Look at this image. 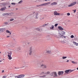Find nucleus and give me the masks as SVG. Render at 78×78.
Instances as JSON below:
<instances>
[{
	"instance_id": "nucleus-58",
	"label": "nucleus",
	"mask_w": 78,
	"mask_h": 78,
	"mask_svg": "<svg viewBox=\"0 0 78 78\" xmlns=\"http://www.w3.org/2000/svg\"><path fill=\"white\" fill-rule=\"evenodd\" d=\"M17 69H19V68H17Z\"/></svg>"
},
{
	"instance_id": "nucleus-1",
	"label": "nucleus",
	"mask_w": 78,
	"mask_h": 78,
	"mask_svg": "<svg viewBox=\"0 0 78 78\" xmlns=\"http://www.w3.org/2000/svg\"><path fill=\"white\" fill-rule=\"evenodd\" d=\"M25 75L23 74L20 75L18 76H14L12 74H11L9 75V78H23Z\"/></svg>"
},
{
	"instance_id": "nucleus-53",
	"label": "nucleus",
	"mask_w": 78,
	"mask_h": 78,
	"mask_svg": "<svg viewBox=\"0 0 78 78\" xmlns=\"http://www.w3.org/2000/svg\"><path fill=\"white\" fill-rule=\"evenodd\" d=\"M76 69L77 70H78V67Z\"/></svg>"
},
{
	"instance_id": "nucleus-46",
	"label": "nucleus",
	"mask_w": 78,
	"mask_h": 78,
	"mask_svg": "<svg viewBox=\"0 0 78 78\" xmlns=\"http://www.w3.org/2000/svg\"><path fill=\"white\" fill-rule=\"evenodd\" d=\"M30 44V42H27V44Z\"/></svg>"
},
{
	"instance_id": "nucleus-20",
	"label": "nucleus",
	"mask_w": 78,
	"mask_h": 78,
	"mask_svg": "<svg viewBox=\"0 0 78 78\" xmlns=\"http://www.w3.org/2000/svg\"><path fill=\"white\" fill-rule=\"evenodd\" d=\"M72 62L73 64H78V62H74L73 61H72Z\"/></svg>"
},
{
	"instance_id": "nucleus-35",
	"label": "nucleus",
	"mask_w": 78,
	"mask_h": 78,
	"mask_svg": "<svg viewBox=\"0 0 78 78\" xmlns=\"http://www.w3.org/2000/svg\"><path fill=\"white\" fill-rule=\"evenodd\" d=\"M74 37V36H73V35H72L71 36V38H73Z\"/></svg>"
},
{
	"instance_id": "nucleus-7",
	"label": "nucleus",
	"mask_w": 78,
	"mask_h": 78,
	"mask_svg": "<svg viewBox=\"0 0 78 78\" xmlns=\"http://www.w3.org/2000/svg\"><path fill=\"white\" fill-rule=\"evenodd\" d=\"M76 3V2H74L68 5L69 7H70L71 6H73L74 5H75Z\"/></svg>"
},
{
	"instance_id": "nucleus-49",
	"label": "nucleus",
	"mask_w": 78,
	"mask_h": 78,
	"mask_svg": "<svg viewBox=\"0 0 78 78\" xmlns=\"http://www.w3.org/2000/svg\"><path fill=\"white\" fill-rule=\"evenodd\" d=\"M9 8H11V6H9Z\"/></svg>"
},
{
	"instance_id": "nucleus-51",
	"label": "nucleus",
	"mask_w": 78,
	"mask_h": 78,
	"mask_svg": "<svg viewBox=\"0 0 78 78\" xmlns=\"http://www.w3.org/2000/svg\"><path fill=\"white\" fill-rule=\"evenodd\" d=\"M23 67H24V66H23L22 67H21L20 68H23Z\"/></svg>"
},
{
	"instance_id": "nucleus-13",
	"label": "nucleus",
	"mask_w": 78,
	"mask_h": 78,
	"mask_svg": "<svg viewBox=\"0 0 78 78\" xmlns=\"http://www.w3.org/2000/svg\"><path fill=\"white\" fill-rule=\"evenodd\" d=\"M54 36L55 37H56V38H57L58 39H59L60 38L59 36L60 37L61 36L58 35H54Z\"/></svg>"
},
{
	"instance_id": "nucleus-36",
	"label": "nucleus",
	"mask_w": 78,
	"mask_h": 78,
	"mask_svg": "<svg viewBox=\"0 0 78 78\" xmlns=\"http://www.w3.org/2000/svg\"><path fill=\"white\" fill-rule=\"evenodd\" d=\"M76 9L73 10V11H74L73 12L74 13H75V12H76Z\"/></svg>"
},
{
	"instance_id": "nucleus-12",
	"label": "nucleus",
	"mask_w": 78,
	"mask_h": 78,
	"mask_svg": "<svg viewBox=\"0 0 78 78\" xmlns=\"http://www.w3.org/2000/svg\"><path fill=\"white\" fill-rule=\"evenodd\" d=\"M1 29V31H2V32H4L5 30H6V28H0Z\"/></svg>"
},
{
	"instance_id": "nucleus-5",
	"label": "nucleus",
	"mask_w": 78,
	"mask_h": 78,
	"mask_svg": "<svg viewBox=\"0 0 78 78\" xmlns=\"http://www.w3.org/2000/svg\"><path fill=\"white\" fill-rule=\"evenodd\" d=\"M50 4V2H48L40 5H38L37 6V7H39V6H46V5H49Z\"/></svg>"
},
{
	"instance_id": "nucleus-16",
	"label": "nucleus",
	"mask_w": 78,
	"mask_h": 78,
	"mask_svg": "<svg viewBox=\"0 0 78 78\" xmlns=\"http://www.w3.org/2000/svg\"><path fill=\"white\" fill-rule=\"evenodd\" d=\"M58 29L59 30H63V28L62 27H61V26H59L58 27Z\"/></svg>"
},
{
	"instance_id": "nucleus-15",
	"label": "nucleus",
	"mask_w": 78,
	"mask_h": 78,
	"mask_svg": "<svg viewBox=\"0 0 78 78\" xmlns=\"http://www.w3.org/2000/svg\"><path fill=\"white\" fill-rule=\"evenodd\" d=\"M22 44H23V47H25V45H26V43H25V41H23L22 42Z\"/></svg>"
},
{
	"instance_id": "nucleus-14",
	"label": "nucleus",
	"mask_w": 78,
	"mask_h": 78,
	"mask_svg": "<svg viewBox=\"0 0 78 78\" xmlns=\"http://www.w3.org/2000/svg\"><path fill=\"white\" fill-rule=\"evenodd\" d=\"M38 13L36 12V15H35V18L36 19H38Z\"/></svg>"
},
{
	"instance_id": "nucleus-55",
	"label": "nucleus",
	"mask_w": 78,
	"mask_h": 78,
	"mask_svg": "<svg viewBox=\"0 0 78 78\" xmlns=\"http://www.w3.org/2000/svg\"><path fill=\"white\" fill-rule=\"evenodd\" d=\"M2 62V61H1V60L0 61V62Z\"/></svg>"
},
{
	"instance_id": "nucleus-19",
	"label": "nucleus",
	"mask_w": 78,
	"mask_h": 78,
	"mask_svg": "<svg viewBox=\"0 0 78 78\" xmlns=\"http://www.w3.org/2000/svg\"><path fill=\"white\" fill-rule=\"evenodd\" d=\"M46 53H48V54H50V53H51V51L50 50H48L47 51Z\"/></svg>"
},
{
	"instance_id": "nucleus-8",
	"label": "nucleus",
	"mask_w": 78,
	"mask_h": 78,
	"mask_svg": "<svg viewBox=\"0 0 78 78\" xmlns=\"http://www.w3.org/2000/svg\"><path fill=\"white\" fill-rule=\"evenodd\" d=\"M59 34H60V35H61V36H63V35H64V34H66V33L65 32L61 31H60V33Z\"/></svg>"
},
{
	"instance_id": "nucleus-18",
	"label": "nucleus",
	"mask_w": 78,
	"mask_h": 78,
	"mask_svg": "<svg viewBox=\"0 0 78 78\" xmlns=\"http://www.w3.org/2000/svg\"><path fill=\"white\" fill-rule=\"evenodd\" d=\"M40 78H44L46 77V75H44L42 76H40Z\"/></svg>"
},
{
	"instance_id": "nucleus-32",
	"label": "nucleus",
	"mask_w": 78,
	"mask_h": 78,
	"mask_svg": "<svg viewBox=\"0 0 78 78\" xmlns=\"http://www.w3.org/2000/svg\"><path fill=\"white\" fill-rule=\"evenodd\" d=\"M69 72H70V73L72 72H73V70H70V69H69Z\"/></svg>"
},
{
	"instance_id": "nucleus-34",
	"label": "nucleus",
	"mask_w": 78,
	"mask_h": 78,
	"mask_svg": "<svg viewBox=\"0 0 78 78\" xmlns=\"http://www.w3.org/2000/svg\"><path fill=\"white\" fill-rule=\"evenodd\" d=\"M50 73V72L49 71H48L46 73L47 74H49Z\"/></svg>"
},
{
	"instance_id": "nucleus-52",
	"label": "nucleus",
	"mask_w": 78,
	"mask_h": 78,
	"mask_svg": "<svg viewBox=\"0 0 78 78\" xmlns=\"http://www.w3.org/2000/svg\"><path fill=\"white\" fill-rule=\"evenodd\" d=\"M1 32V29H0V32Z\"/></svg>"
},
{
	"instance_id": "nucleus-44",
	"label": "nucleus",
	"mask_w": 78,
	"mask_h": 78,
	"mask_svg": "<svg viewBox=\"0 0 78 78\" xmlns=\"http://www.w3.org/2000/svg\"><path fill=\"white\" fill-rule=\"evenodd\" d=\"M12 5H15V3H11Z\"/></svg>"
},
{
	"instance_id": "nucleus-4",
	"label": "nucleus",
	"mask_w": 78,
	"mask_h": 78,
	"mask_svg": "<svg viewBox=\"0 0 78 78\" xmlns=\"http://www.w3.org/2000/svg\"><path fill=\"white\" fill-rule=\"evenodd\" d=\"M29 55H31V54H32V53H36V50H34V49L33 48H30V50L29 51Z\"/></svg>"
},
{
	"instance_id": "nucleus-9",
	"label": "nucleus",
	"mask_w": 78,
	"mask_h": 78,
	"mask_svg": "<svg viewBox=\"0 0 78 78\" xmlns=\"http://www.w3.org/2000/svg\"><path fill=\"white\" fill-rule=\"evenodd\" d=\"M54 16H59L60 13L57 12V11H55L54 13Z\"/></svg>"
},
{
	"instance_id": "nucleus-3",
	"label": "nucleus",
	"mask_w": 78,
	"mask_h": 78,
	"mask_svg": "<svg viewBox=\"0 0 78 78\" xmlns=\"http://www.w3.org/2000/svg\"><path fill=\"white\" fill-rule=\"evenodd\" d=\"M12 51H9L8 52V58L9 59V60L12 59V57H11V55H12Z\"/></svg>"
},
{
	"instance_id": "nucleus-24",
	"label": "nucleus",
	"mask_w": 78,
	"mask_h": 78,
	"mask_svg": "<svg viewBox=\"0 0 78 78\" xmlns=\"http://www.w3.org/2000/svg\"><path fill=\"white\" fill-rule=\"evenodd\" d=\"M38 31H40L41 30H42V28H41L40 29L39 28H37L36 29Z\"/></svg>"
},
{
	"instance_id": "nucleus-6",
	"label": "nucleus",
	"mask_w": 78,
	"mask_h": 78,
	"mask_svg": "<svg viewBox=\"0 0 78 78\" xmlns=\"http://www.w3.org/2000/svg\"><path fill=\"white\" fill-rule=\"evenodd\" d=\"M58 74L59 76H62L64 74V71H58Z\"/></svg>"
},
{
	"instance_id": "nucleus-23",
	"label": "nucleus",
	"mask_w": 78,
	"mask_h": 78,
	"mask_svg": "<svg viewBox=\"0 0 78 78\" xmlns=\"http://www.w3.org/2000/svg\"><path fill=\"white\" fill-rule=\"evenodd\" d=\"M9 44H10V46L11 47H13L14 44H12V43H10Z\"/></svg>"
},
{
	"instance_id": "nucleus-48",
	"label": "nucleus",
	"mask_w": 78,
	"mask_h": 78,
	"mask_svg": "<svg viewBox=\"0 0 78 78\" xmlns=\"http://www.w3.org/2000/svg\"><path fill=\"white\" fill-rule=\"evenodd\" d=\"M5 72V71L4 70H2V73H4V72Z\"/></svg>"
},
{
	"instance_id": "nucleus-41",
	"label": "nucleus",
	"mask_w": 78,
	"mask_h": 78,
	"mask_svg": "<svg viewBox=\"0 0 78 78\" xmlns=\"http://www.w3.org/2000/svg\"><path fill=\"white\" fill-rule=\"evenodd\" d=\"M5 25H8V22H6L5 23Z\"/></svg>"
},
{
	"instance_id": "nucleus-31",
	"label": "nucleus",
	"mask_w": 78,
	"mask_h": 78,
	"mask_svg": "<svg viewBox=\"0 0 78 78\" xmlns=\"http://www.w3.org/2000/svg\"><path fill=\"white\" fill-rule=\"evenodd\" d=\"M23 2V0L20 1V2H18V4H20V3H22Z\"/></svg>"
},
{
	"instance_id": "nucleus-37",
	"label": "nucleus",
	"mask_w": 78,
	"mask_h": 78,
	"mask_svg": "<svg viewBox=\"0 0 78 78\" xmlns=\"http://www.w3.org/2000/svg\"><path fill=\"white\" fill-rule=\"evenodd\" d=\"M58 24H55V27H57L58 26Z\"/></svg>"
},
{
	"instance_id": "nucleus-59",
	"label": "nucleus",
	"mask_w": 78,
	"mask_h": 78,
	"mask_svg": "<svg viewBox=\"0 0 78 78\" xmlns=\"http://www.w3.org/2000/svg\"><path fill=\"white\" fill-rule=\"evenodd\" d=\"M48 0L49 1H50V0Z\"/></svg>"
},
{
	"instance_id": "nucleus-26",
	"label": "nucleus",
	"mask_w": 78,
	"mask_h": 78,
	"mask_svg": "<svg viewBox=\"0 0 78 78\" xmlns=\"http://www.w3.org/2000/svg\"><path fill=\"white\" fill-rule=\"evenodd\" d=\"M3 14H4L5 15H8V16H9L10 14H11V13H4Z\"/></svg>"
},
{
	"instance_id": "nucleus-33",
	"label": "nucleus",
	"mask_w": 78,
	"mask_h": 78,
	"mask_svg": "<svg viewBox=\"0 0 78 78\" xmlns=\"http://www.w3.org/2000/svg\"><path fill=\"white\" fill-rule=\"evenodd\" d=\"M20 50H21L20 48H17V50H18V51Z\"/></svg>"
},
{
	"instance_id": "nucleus-29",
	"label": "nucleus",
	"mask_w": 78,
	"mask_h": 78,
	"mask_svg": "<svg viewBox=\"0 0 78 78\" xmlns=\"http://www.w3.org/2000/svg\"><path fill=\"white\" fill-rule=\"evenodd\" d=\"M56 4V2H53V3L51 4V5H55Z\"/></svg>"
},
{
	"instance_id": "nucleus-25",
	"label": "nucleus",
	"mask_w": 78,
	"mask_h": 78,
	"mask_svg": "<svg viewBox=\"0 0 78 78\" xmlns=\"http://www.w3.org/2000/svg\"><path fill=\"white\" fill-rule=\"evenodd\" d=\"M65 72L66 73H68L69 72V70H67L65 71Z\"/></svg>"
},
{
	"instance_id": "nucleus-22",
	"label": "nucleus",
	"mask_w": 78,
	"mask_h": 78,
	"mask_svg": "<svg viewBox=\"0 0 78 78\" xmlns=\"http://www.w3.org/2000/svg\"><path fill=\"white\" fill-rule=\"evenodd\" d=\"M6 33H9V35H11V33L10 31H9V30H6Z\"/></svg>"
},
{
	"instance_id": "nucleus-30",
	"label": "nucleus",
	"mask_w": 78,
	"mask_h": 78,
	"mask_svg": "<svg viewBox=\"0 0 78 78\" xmlns=\"http://www.w3.org/2000/svg\"><path fill=\"white\" fill-rule=\"evenodd\" d=\"M14 20V18H11L9 20L10 22H12V21H13Z\"/></svg>"
},
{
	"instance_id": "nucleus-45",
	"label": "nucleus",
	"mask_w": 78,
	"mask_h": 78,
	"mask_svg": "<svg viewBox=\"0 0 78 78\" xmlns=\"http://www.w3.org/2000/svg\"><path fill=\"white\" fill-rule=\"evenodd\" d=\"M64 37V38H66V36H63V37Z\"/></svg>"
},
{
	"instance_id": "nucleus-11",
	"label": "nucleus",
	"mask_w": 78,
	"mask_h": 78,
	"mask_svg": "<svg viewBox=\"0 0 78 78\" xmlns=\"http://www.w3.org/2000/svg\"><path fill=\"white\" fill-rule=\"evenodd\" d=\"M6 9V7L4 6V8H2L1 9H0V10H1L2 11H5Z\"/></svg>"
},
{
	"instance_id": "nucleus-57",
	"label": "nucleus",
	"mask_w": 78,
	"mask_h": 78,
	"mask_svg": "<svg viewBox=\"0 0 78 78\" xmlns=\"http://www.w3.org/2000/svg\"><path fill=\"white\" fill-rule=\"evenodd\" d=\"M3 60H5V59H3Z\"/></svg>"
},
{
	"instance_id": "nucleus-42",
	"label": "nucleus",
	"mask_w": 78,
	"mask_h": 78,
	"mask_svg": "<svg viewBox=\"0 0 78 78\" xmlns=\"http://www.w3.org/2000/svg\"><path fill=\"white\" fill-rule=\"evenodd\" d=\"M67 16H70V14L69 13H67Z\"/></svg>"
},
{
	"instance_id": "nucleus-2",
	"label": "nucleus",
	"mask_w": 78,
	"mask_h": 78,
	"mask_svg": "<svg viewBox=\"0 0 78 78\" xmlns=\"http://www.w3.org/2000/svg\"><path fill=\"white\" fill-rule=\"evenodd\" d=\"M51 76H53V78H56L58 76L57 75L56 72H53L50 74Z\"/></svg>"
},
{
	"instance_id": "nucleus-27",
	"label": "nucleus",
	"mask_w": 78,
	"mask_h": 78,
	"mask_svg": "<svg viewBox=\"0 0 78 78\" xmlns=\"http://www.w3.org/2000/svg\"><path fill=\"white\" fill-rule=\"evenodd\" d=\"M64 61L65 62H69V60L66 59Z\"/></svg>"
},
{
	"instance_id": "nucleus-21",
	"label": "nucleus",
	"mask_w": 78,
	"mask_h": 78,
	"mask_svg": "<svg viewBox=\"0 0 78 78\" xmlns=\"http://www.w3.org/2000/svg\"><path fill=\"white\" fill-rule=\"evenodd\" d=\"M47 24H44L43 25L40 26L39 28H42V27H45V26H47Z\"/></svg>"
},
{
	"instance_id": "nucleus-17",
	"label": "nucleus",
	"mask_w": 78,
	"mask_h": 78,
	"mask_svg": "<svg viewBox=\"0 0 78 78\" xmlns=\"http://www.w3.org/2000/svg\"><path fill=\"white\" fill-rule=\"evenodd\" d=\"M50 28L51 30H54V26L53 25H51V27H50Z\"/></svg>"
},
{
	"instance_id": "nucleus-60",
	"label": "nucleus",
	"mask_w": 78,
	"mask_h": 78,
	"mask_svg": "<svg viewBox=\"0 0 78 78\" xmlns=\"http://www.w3.org/2000/svg\"><path fill=\"white\" fill-rule=\"evenodd\" d=\"M44 19V18H43V19Z\"/></svg>"
},
{
	"instance_id": "nucleus-54",
	"label": "nucleus",
	"mask_w": 78,
	"mask_h": 78,
	"mask_svg": "<svg viewBox=\"0 0 78 78\" xmlns=\"http://www.w3.org/2000/svg\"><path fill=\"white\" fill-rule=\"evenodd\" d=\"M48 37H47V38H48Z\"/></svg>"
},
{
	"instance_id": "nucleus-47",
	"label": "nucleus",
	"mask_w": 78,
	"mask_h": 78,
	"mask_svg": "<svg viewBox=\"0 0 78 78\" xmlns=\"http://www.w3.org/2000/svg\"><path fill=\"white\" fill-rule=\"evenodd\" d=\"M75 45H78V43H76Z\"/></svg>"
},
{
	"instance_id": "nucleus-43",
	"label": "nucleus",
	"mask_w": 78,
	"mask_h": 78,
	"mask_svg": "<svg viewBox=\"0 0 78 78\" xmlns=\"http://www.w3.org/2000/svg\"><path fill=\"white\" fill-rule=\"evenodd\" d=\"M10 37V36H7V38H9Z\"/></svg>"
},
{
	"instance_id": "nucleus-50",
	"label": "nucleus",
	"mask_w": 78,
	"mask_h": 78,
	"mask_svg": "<svg viewBox=\"0 0 78 78\" xmlns=\"http://www.w3.org/2000/svg\"><path fill=\"white\" fill-rule=\"evenodd\" d=\"M17 9H17V8H16V10H17Z\"/></svg>"
},
{
	"instance_id": "nucleus-39",
	"label": "nucleus",
	"mask_w": 78,
	"mask_h": 78,
	"mask_svg": "<svg viewBox=\"0 0 78 78\" xmlns=\"http://www.w3.org/2000/svg\"><path fill=\"white\" fill-rule=\"evenodd\" d=\"M73 44H74L75 45H76V42H75V41H73Z\"/></svg>"
},
{
	"instance_id": "nucleus-38",
	"label": "nucleus",
	"mask_w": 78,
	"mask_h": 78,
	"mask_svg": "<svg viewBox=\"0 0 78 78\" xmlns=\"http://www.w3.org/2000/svg\"><path fill=\"white\" fill-rule=\"evenodd\" d=\"M6 78V76H4L2 77V78Z\"/></svg>"
},
{
	"instance_id": "nucleus-40",
	"label": "nucleus",
	"mask_w": 78,
	"mask_h": 78,
	"mask_svg": "<svg viewBox=\"0 0 78 78\" xmlns=\"http://www.w3.org/2000/svg\"><path fill=\"white\" fill-rule=\"evenodd\" d=\"M40 77L39 76H35V78H38Z\"/></svg>"
},
{
	"instance_id": "nucleus-28",
	"label": "nucleus",
	"mask_w": 78,
	"mask_h": 78,
	"mask_svg": "<svg viewBox=\"0 0 78 78\" xmlns=\"http://www.w3.org/2000/svg\"><path fill=\"white\" fill-rule=\"evenodd\" d=\"M62 58L63 59H66L67 58V57H65V56H62Z\"/></svg>"
},
{
	"instance_id": "nucleus-10",
	"label": "nucleus",
	"mask_w": 78,
	"mask_h": 78,
	"mask_svg": "<svg viewBox=\"0 0 78 78\" xmlns=\"http://www.w3.org/2000/svg\"><path fill=\"white\" fill-rule=\"evenodd\" d=\"M41 66L42 67H43V69H46V68H47V66H46V65H44V64H42L41 65Z\"/></svg>"
},
{
	"instance_id": "nucleus-56",
	"label": "nucleus",
	"mask_w": 78,
	"mask_h": 78,
	"mask_svg": "<svg viewBox=\"0 0 78 78\" xmlns=\"http://www.w3.org/2000/svg\"><path fill=\"white\" fill-rule=\"evenodd\" d=\"M1 53H2V52H0V54H1Z\"/></svg>"
}]
</instances>
